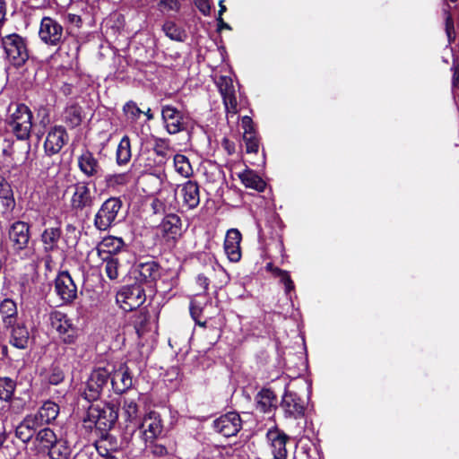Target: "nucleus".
<instances>
[{"label":"nucleus","mask_w":459,"mask_h":459,"mask_svg":"<svg viewBox=\"0 0 459 459\" xmlns=\"http://www.w3.org/2000/svg\"><path fill=\"white\" fill-rule=\"evenodd\" d=\"M5 125L18 140H28L32 127V112L22 103H11L4 119Z\"/></svg>","instance_id":"nucleus-1"},{"label":"nucleus","mask_w":459,"mask_h":459,"mask_svg":"<svg viewBox=\"0 0 459 459\" xmlns=\"http://www.w3.org/2000/svg\"><path fill=\"white\" fill-rule=\"evenodd\" d=\"M1 45L8 62L14 67H22L29 59V51L24 38L16 33L2 38Z\"/></svg>","instance_id":"nucleus-2"},{"label":"nucleus","mask_w":459,"mask_h":459,"mask_svg":"<svg viewBox=\"0 0 459 459\" xmlns=\"http://www.w3.org/2000/svg\"><path fill=\"white\" fill-rule=\"evenodd\" d=\"M110 378V371L105 368L94 369L88 377L82 396L88 402L97 401L107 386Z\"/></svg>","instance_id":"nucleus-3"},{"label":"nucleus","mask_w":459,"mask_h":459,"mask_svg":"<svg viewBox=\"0 0 459 459\" xmlns=\"http://www.w3.org/2000/svg\"><path fill=\"white\" fill-rule=\"evenodd\" d=\"M88 420L100 430L110 429L117 420L118 412L114 405L91 406L88 411Z\"/></svg>","instance_id":"nucleus-4"},{"label":"nucleus","mask_w":459,"mask_h":459,"mask_svg":"<svg viewBox=\"0 0 459 459\" xmlns=\"http://www.w3.org/2000/svg\"><path fill=\"white\" fill-rule=\"evenodd\" d=\"M122 207V201L117 197L106 200L94 218V225L100 230H107L116 221Z\"/></svg>","instance_id":"nucleus-5"},{"label":"nucleus","mask_w":459,"mask_h":459,"mask_svg":"<svg viewBox=\"0 0 459 459\" xmlns=\"http://www.w3.org/2000/svg\"><path fill=\"white\" fill-rule=\"evenodd\" d=\"M117 303L125 311H132L145 301V293L139 285L123 287L116 296Z\"/></svg>","instance_id":"nucleus-6"},{"label":"nucleus","mask_w":459,"mask_h":459,"mask_svg":"<svg viewBox=\"0 0 459 459\" xmlns=\"http://www.w3.org/2000/svg\"><path fill=\"white\" fill-rule=\"evenodd\" d=\"M72 196L70 205L73 211L79 212L91 209L94 204L95 196L89 185L85 182H77L71 186Z\"/></svg>","instance_id":"nucleus-7"},{"label":"nucleus","mask_w":459,"mask_h":459,"mask_svg":"<svg viewBox=\"0 0 459 459\" xmlns=\"http://www.w3.org/2000/svg\"><path fill=\"white\" fill-rule=\"evenodd\" d=\"M64 36L63 26L54 18L45 16L41 19L39 37L47 45L57 46Z\"/></svg>","instance_id":"nucleus-8"},{"label":"nucleus","mask_w":459,"mask_h":459,"mask_svg":"<svg viewBox=\"0 0 459 459\" xmlns=\"http://www.w3.org/2000/svg\"><path fill=\"white\" fill-rule=\"evenodd\" d=\"M161 117L167 132L175 134L187 128V122L184 114L171 105H165L161 108Z\"/></svg>","instance_id":"nucleus-9"},{"label":"nucleus","mask_w":459,"mask_h":459,"mask_svg":"<svg viewBox=\"0 0 459 459\" xmlns=\"http://www.w3.org/2000/svg\"><path fill=\"white\" fill-rule=\"evenodd\" d=\"M51 325L65 343L71 344L75 342L77 329L65 314L59 311L53 313L51 315Z\"/></svg>","instance_id":"nucleus-10"},{"label":"nucleus","mask_w":459,"mask_h":459,"mask_svg":"<svg viewBox=\"0 0 459 459\" xmlns=\"http://www.w3.org/2000/svg\"><path fill=\"white\" fill-rule=\"evenodd\" d=\"M214 429L224 437L237 435L242 428V420L238 412L230 411L213 421Z\"/></svg>","instance_id":"nucleus-11"},{"label":"nucleus","mask_w":459,"mask_h":459,"mask_svg":"<svg viewBox=\"0 0 459 459\" xmlns=\"http://www.w3.org/2000/svg\"><path fill=\"white\" fill-rule=\"evenodd\" d=\"M55 290L65 304L72 303L77 298V287L68 272H61L55 280Z\"/></svg>","instance_id":"nucleus-12"},{"label":"nucleus","mask_w":459,"mask_h":459,"mask_svg":"<svg viewBox=\"0 0 459 459\" xmlns=\"http://www.w3.org/2000/svg\"><path fill=\"white\" fill-rule=\"evenodd\" d=\"M8 237L16 252L25 250L30 238L29 224L22 221H14L9 227Z\"/></svg>","instance_id":"nucleus-13"},{"label":"nucleus","mask_w":459,"mask_h":459,"mask_svg":"<svg viewBox=\"0 0 459 459\" xmlns=\"http://www.w3.org/2000/svg\"><path fill=\"white\" fill-rule=\"evenodd\" d=\"M138 429H143L141 434L145 444L157 439L163 430L160 416L155 411H151L143 420H140Z\"/></svg>","instance_id":"nucleus-14"},{"label":"nucleus","mask_w":459,"mask_h":459,"mask_svg":"<svg viewBox=\"0 0 459 459\" xmlns=\"http://www.w3.org/2000/svg\"><path fill=\"white\" fill-rule=\"evenodd\" d=\"M69 136L65 129L61 126L52 127L46 137L44 143L45 152L48 156L58 153L68 142Z\"/></svg>","instance_id":"nucleus-15"},{"label":"nucleus","mask_w":459,"mask_h":459,"mask_svg":"<svg viewBox=\"0 0 459 459\" xmlns=\"http://www.w3.org/2000/svg\"><path fill=\"white\" fill-rule=\"evenodd\" d=\"M43 425L39 421L37 416L32 413L26 415L15 429V436L23 443L34 439L39 429Z\"/></svg>","instance_id":"nucleus-16"},{"label":"nucleus","mask_w":459,"mask_h":459,"mask_svg":"<svg viewBox=\"0 0 459 459\" xmlns=\"http://www.w3.org/2000/svg\"><path fill=\"white\" fill-rule=\"evenodd\" d=\"M109 379L112 388L117 394H123L133 385L132 371L125 363L119 365V367L113 371Z\"/></svg>","instance_id":"nucleus-17"},{"label":"nucleus","mask_w":459,"mask_h":459,"mask_svg":"<svg viewBox=\"0 0 459 459\" xmlns=\"http://www.w3.org/2000/svg\"><path fill=\"white\" fill-rule=\"evenodd\" d=\"M216 83L222 96L227 112L235 115L238 111V102L232 79L228 76H221Z\"/></svg>","instance_id":"nucleus-18"},{"label":"nucleus","mask_w":459,"mask_h":459,"mask_svg":"<svg viewBox=\"0 0 459 459\" xmlns=\"http://www.w3.org/2000/svg\"><path fill=\"white\" fill-rule=\"evenodd\" d=\"M281 407L285 415L293 419H299L305 414L304 401L293 392L286 391L281 401Z\"/></svg>","instance_id":"nucleus-19"},{"label":"nucleus","mask_w":459,"mask_h":459,"mask_svg":"<svg viewBox=\"0 0 459 459\" xmlns=\"http://www.w3.org/2000/svg\"><path fill=\"white\" fill-rule=\"evenodd\" d=\"M266 439L275 459H286V442L288 437L278 429H272L267 431Z\"/></svg>","instance_id":"nucleus-20"},{"label":"nucleus","mask_w":459,"mask_h":459,"mask_svg":"<svg viewBox=\"0 0 459 459\" xmlns=\"http://www.w3.org/2000/svg\"><path fill=\"white\" fill-rule=\"evenodd\" d=\"M122 417L127 422L126 429L135 431L140 424V410L136 399L124 397L122 402Z\"/></svg>","instance_id":"nucleus-21"},{"label":"nucleus","mask_w":459,"mask_h":459,"mask_svg":"<svg viewBox=\"0 0 459 459\" xmlns=\"http://www.w3.org/2000/svg\"><path fill=\"white\" fill-rule=\"evenodd\" d=\"M80 171L87 178L100 176L101 166L98 159L89 150H84L77 158Z\"/></svg>","instance_id":"nucleus-22"},{"label":"nucleus","mask_w":459,"mask_h":459,"mask_svg":"<svg viewBox=\"0 0 459 459\" xmlns=\"http://www.w3.org/2000/svg\"><path fill=\"white\" fill-rule=\"evenodd\" d=\"M179 196L182 198L183 205L192 210L200 204V190L196 182L188 180L178 186Z\"/></svg>","instance_id":"nucleus-23"},{"label":"nucleus","mask_w":459,"mask_h":459,"mask_svg":"<svg viewBox=\"0 0 459 459\" xmlns=\"http://www.w3.org/2000/svg\"><path fill=\"white\" fill-rule=\"evenodd\" d=\"M159 229L164 238L175 240L182 235V221L177 214H167L161 221Z\"/></svg>","instance_id":"nucleus-24"},{"label":"nucleus","mask_w":459,"mask_h":459,"mask_svg":"<svg viewBox=\"0 0 459 459\" xmlns=\"http://www.w3.org/2000/svg\"><path fill=\"white\" fill-rule=\"evenodd\" d=\"M242 236L238 229H230L227 231L224 249L228 258L231 262H238L241 258L240 242Z\"/></svg>","instance_id":"nucleus-25"},{"label":"nucleus","mask_w":459,"mask_h":459,"mask_svg":"<svg viewBox=\"0 0 459 459\" xmlns=\"http://www.w3.org/2000/svg\"><path fill=\"white\" fill-rule=\"evenodd\" d=\"M10 327H13L10 334V344L20 350L27 349L30 340L27 326L22 323L16 325L14 323Z\"/></svg>","instance_id":"nucleus-26"},{"label":"nucleus","mask_w":459,"mask_h":459,"mask_svg":"<svg viewBox=\"0 0 459 459\" xmlns=\"http://www.w3.org/2000/svg\"><path fill=\"white\" fill-rule=\"evenodd\" d=\"M37 416L39 421L43 425H48L56 419L59 414V405L55 402L48 400L43 403L37 412L32 413Z\"/></svg>","instance_id":"nucleus-27"},{"label":"nucleus","mask_w":459,"mask_h":459,"mask_svg":"<svg viewBox=\"0 0 459 459\" xmlns=\"http://www.w3.org/2000/svg\"><path fill=\"white\" fill-rule=\"evenodd\" d=\"M61 234L62 231L59 227H50L43 230L40 240L45 253H51L57 249Z\"/></svg>","instance_id":"nucleus-28"},{"label":"nucleus","mask_w":459,"mask_h":459,"mask_svg":"<svg viewBox=\"0 0 459 459\" xmlns=\"http://www.w3.org/2000/svg\"><path fill=\"white\" fill-rule=\"evenodd\" d=\"M0 315L3 319V323L6 327L13 325L17 319L18 310L16 303L11 299H4L0 303Z\"/></svg>","instance_id":"nucleus-29"},{"label":"nucleus","mask_w":459,"mask_h":459,"mask_svg":"<svg viewBox=\"0 0 459 459\" xmlns=\"http://www.w3.org/2000/svg\"><path fill=\"white\" fill-rule=\"evenodd\" d=\"M139 275L144 282H154L160 277V267L154 261L143 263L139 266Z\"/></svg>","instance_id":"nucleus-30"},{"label":"nucleus","mask_w":459,"mask_h":459,"mask_svg":"<svg viewBox=\"0 0 459 459\" xmlns=\"http://www.w3.org/2000/svg\"><path fill=\"white\" fill-rule=\"evenodd\" d=\"M50 459H69L72 448L67 440L58 438L48 449Z\"/></svg>","instance_id":"nucleus-31"},{"label":"nucleus","mask_w":459,"mask_h":459,"mask_svg":"<svg viewBox=\"0 0 459 459\" xmlns=\"http://www.w3.org/2000/svg\"><path fill=\"white\" fill-rule=\"evenodd\" d=\"M276 397L270 389H262L256 395V409L266 413L275 407Z\"/></svg>","instance_id":"nucleus-32"},{"label":"nucleus","mask_w":459,"mask_h":459,"mask_svg":"<svg viewBox=\"0 0 459 459\" xmlns=\"http://www.w3.org/2000/svg\"><path fill=\"white\" fill-rule=\"evenodd\" d=\"M16 387L15 382L10 377H0V400L10 403V409L13 410L14 403L18 399H13V395Z\"/></svg>","instance_id":"nucleus-33"},{"label":"nucleus","mask_w":459,"mask_h":459,"mask_svg":"<svg viewBox=\"0 0 459 459\" xmlns=\"http://www.w3.org/2000/svg\"><path fill=\"white\" fill-rule=\"evenodd\" d=\"M132 322L137 334L142 336L149 330L151 315L145 307L141 308L134 314Z\"/></svg>","instance_id":"nucleus-34"},{"label":"nucleus","mask_w":459,"mask_h":459,"mask_svg":"<svg viewBox=\"0 0 459 459\" xmlns=\"http://www.w3.org/2000/svg\"><path fill=\"white\" fill-rule=\"evenodd\" d=\"M57 439L56 433L50 428L43 426L39 429L34 443L44 449H48Z\"/></svg>","instance_id":"nucleus-35"},{"label":"nucleus","mask_w":459,"mask_h":459,"mask_svg":"<svg viewBox=\"0 0 459 459\" xmlns=\"http://www.w3.org/2000/svg\"><path fill=\"white\" fill-rule=\"evenodd\" d=\"M239 178L246 187L262 192L265 188V182L254 171L245 170L239 174Z\"/></svg>","instance_id":"nucleus-36"},{"label":"nucleus","mask_w":459,"mask_h":459,"mask_svg":"<svg viewBox=\"0 0 459 459\" xmlns=\"http://www.w3.org/2000/svg\"><path fill=\"white\" fill-rule=\"evenodd\" d=\"M125 243L121 238L117 237H107L104 238L100 245V253H106L107 255H111L112 253L116 254L119 252Z\"/></svg>","instance_id":"nucleus-37"},{"label":"nucleus","mask_w":459,"mask_h":459,"mask_svg":"<svg viewBox=\"0 0 459 459\" xmlns=\"http://www.w3.org/2000/svg\"><path fill=\"white\" fill-rule=\"evenodd\" d=\"M162 30L165 35L171 40L183 42L186 39V33L185 30L178 26L172 21H166L162 26Z\"/></svg>","instance_id":"nucleus-38"},{"label":"nucleus","mask_w":459,"mask_h":459,"mask_svg":"<svg viewBox=\"0 0 459 459\" xmlns=\"http://www.w3.org/2000/svg\"><path fill=\"white\" fill-rule=\"evenodd\" d=\"M82 120V108L78 105H71L67 107L64 112L65 123L74 128L78 126Z\"/></svg>","instance_id":"nucleus-39"},{"label":"nucleus","mask_w":459,"mask_h":459,"mask_svg":"<svg viewBox=\"0 0 459 459\" xmlns=\"http://www.w3.org/2000/svg\"><path fill=\"white\" fill-rule=\"evenodd\" d=\"M131 143L127 135H125L120 140L117 150V162L119 165H124L129 162L131 159Z\"/></svg>","instance_id":"nucleus-40"},{"label":"nucleus","mask_w":459,"mask_h":459,"mask_svg":"<svg viewBox=\"0 0 459 459\" xmlns=\"http://www.w3.org/2000/svg\"><path fill=\"white\" fill-rule=\"evenodd\" d=\"M175 170L183 178L193 175V169L188 158L183 154H176L173 159Z\"/></svg>","instance_id":"nucleus-41"},{"label":"nucleus","mask_w":459,"mask_h":459,"mask_svg":"<svg viewBox=\"0 0 459 459\" xmlns=\"http://www.w3.org/2000/svg\"><path fill=\"white\" fill-rule=\"evenodd\" d=\"M104 270L107 276L110 280H115L118 277L119 262L118 259L112 256L107 255L103 258Z\"/></svg>","instance_id":"nucleus-42"},{"label":"nucleus","mask_w":459,"mask_h":459,"mask_svg":"<svg viewBox=\"0 0 459 459\" xmlns=\"http://www.w3.org/2000/svg\"><path fill=\"white\" fill-rule=\"evenodd\" d=\"M65 378V374L63 369L58 365H51L49 368V370L47 372L45 376V379L50 384V385H58L61 382H63Z\"/></svg>","instance_id":"nucleus-43"},{"label":"nucleus","mask_w":459,"mask_h":459,"mask_svg":"<svg viewBox=\"0 0 459 459\" xmlns=\"http://www.w3.org/2000/svg\"><path fill=\"white\" fill-rule=\"evenodd\" d=\"M153 151L158 156L162 158L167 157L171 151L169 140L165 138H156L154 140Z\"/></svg>","instance_id":"nucleus-44"},{"label":"nucleus","mask_w":459,"mask_h":459,"mask_svg":"<svg viewBox=\"0 0 459 459\" xmlns=\"http://www.w3.org/2000/svg\"><path fill=\"white\" fill-rule=\"evenodd\" d=\"M123 111L126 117V119L130 122H135L143 113V111L137 107L134 101H128L123 108Z\"/></svg>","instance_id":"nucleus-45"},{"label":"nucleus","mask_w":459,"mask_h":459,"mask_svg":"<svg viewBox=\"0 0 459 459\" xmlns=\"http://www.w3.org/2000/svg\"><path fill=\"white\" fill-rule=\"evenodd\" d=\"M129 181V175L127 173L110 174L106 177V183L108 187H117L124 186Z\"/></svg>","instance_id":"nucleus-46"},{"label":"nucleus","mask_w":459,"mask_h":459,"mask_svg":"<svg viewBox=\"0 0 459 459\" xmlns=\"http://www.w3.org/2000/svg\"><path fill=\"white\" fill-rule=\"evenodd\" d=\"M243 140L246 144L247 152L256 153L259 149V142L256 138L255 133L243 134Z\"/></svg>","instance_id":"nucleus-47"},{"label":"nucleus","mask_w":459,"mask_h":459,"mask_svg":"<svg viewBox=\"0 0 459 459\" xmlns=\"http://www.w3.org/2000/svg\"><path fill=\"white\" fill-rule=\"evenodd\" d=\"M145 448L155 457H162L169 454L167 447L164 445L153 441H148L145 444Z\"/></svg>","instance_id":"nucleus-48"},{"label":"nucleus","mask_w":459,"mask_h":459,"mask_svg":"<svg viewBox=\"0 0 459 459\" xmlns=\"http://www.w3.org/2000/svg\"><path fill=\"white\" fill-rule=\"evenodd\" d=\"M276 273L280 281L284 285L285 293L289 295L295 288L294 283L290 276L289 272L284 270H276Z\"/></svg>","instance_id":"nucleus-49"},{"label":"nucleus","mask_w":459,"mask_h":459,"mask_svg":"<svg viewBox=\"0 0 459 459\" xmlns=\"http://www.w3.org/2000/svg\"><path fill=\"white\" fill-rule=\"evenodd\" d=\"M158 7L162 13L178 12L180 9V3L178 0H160Z\"/></svg>","instance_id":"nucleus-50"},{"label":"nucleus","mask_w":459,"mask_h":459,"mask_svg":"<svg viewBox=\"0 0 459 459\" xmlns=\"http://www.w3.org/2000/svg\"><path fill=\"white\" fill-rule=\"evenodd\" d=\"M446 32L448 38V41L451 42L455 39L454 21L451 16H447L446 19Z\"/></svg>","instance_id":"nucleus-51"},{"label":"nucleus","mask_w":459,"mask_h":459,"mask_svg":"<svg viewBox=\"0 0 459 459\" xmlns=\"http://www.w3.org/2000/svg\"><path fill=\"white\" fill-rule=\"evenodd\" d=\"M241 126L244 129V134L255 133L253 121H252L251 117H249L248 116H245L242 117Z\"/></svg>","instance_id":"nucleus-52"},{"label":"nucleus","mask_w":459,"mask_h":459,"mask_svg":"<svg viewBox=\"0 0 459 459\" xmlns=\"http://www.w3.org/2000/svg\"><path fill=\"white\" fill-rule=\"evenodd\" d=\"M195 5L204 15L210 13L211 6L208 0H196Z\"/></svg>","instance_id":"nucleus-53"},{"label":"nucleus","mask_w":459,"mask_h":459,"mask_svg":"<svg viewBox=\"0 0 459 459\" xmlns=\"http://www.w3.org/2000/svg\"><path fill=\"white\" fill-rule=\"evenodd\" d=\"M1 204L6 212H12L15 207V200L13 196H4V199H1Z\"/></svg>","instance_id":"nucleus-54"},{"label":"nucleus","mask_w":459,"mask_h":459,"mask_svg":"<svg viewBox=\"0 0 459 459\" xmlns=\"http://www.w3.org/2000/svg\"><path fill=\"white\" fill-rule=\"evenodd\" d=\"M6 21V3L4 0H0V30Z\"/></svg>","instance_id":"nucleus-55"},{"label":"nucleus","mask_w":459,"mask_h":459,"mask_svg":"<svg viewBox=\"0 0 459 459\" xmlns=\"http://www.w3.org/2000/svg\"><path fill=\"white\" fill-rule=\"evenodd\" d=\"M453 78H452V83L453 87L459 89V62L457 64H455L453 66Z\"/></svg>","instance_id":"nucleus-56"},{"label":"nucleus","mask_w":459,"mask_h":459,"mask_svg":"<svg viewBox=\"0 0 459 459\" xmlns=\"http://www.w3.org/2000/svg\"><path fill=\"white\" fill-rule=\"evenodd\" d=\"M66 21L71 23L74 24L75 26L79 27L82 23L81 16L74 14V13H68L66 15Z\"/></svg>","instance_id":"nucleus-57"},{"label":"nucleus","mask_w":459,"mask_h":459,"mask_svg":"<svg viewBox=\"0 0 459 459\" xmlns=\"http://www.w3.org/2000/svg\"><path fill=\"white\" fill-rule=\"evenodd\" d=\"M9 197L13 196V191L9 186H3L0 189V200L4 199V196Z\"/></svg>","instance_id":"nucleus-58"},{"label":"nucleus","mask_w":459,"mask_h":459,"mask_svg":"<svg viewBox=\"0 0 459 459\" xmlns=\"http://www.w3.org/2000/svg\"><path fill=\"white\" fill-rule=\"evenodd\" d=\"M197 281L199 282V284L204 289V290H207L208 288V279L204 276H202V275H199L198 278H197Z\"/></svg>","instance_id":"nucleus-59"},{"label":"nucleus","mask_w":459,"mask_h":459,"mask_svg":"<svg viewBox=\"0 0 459 459\" xmlns=\"http://www.w3.org/2000/svg\"><path fill=\"white\" fill-rule=\"evenodd\" d=\"M266 270L270 273H272V274L276 277L277 276V273H276V270H281L280 268L278 267H275L272 263H268L265 266Z\"/></svg>","instance_id":"nucleus-60"},{"label":"nucleus","mask_w":459,"mask_h":459,"mask_svg":"<svg viewBox=\"0 0 459 459\" xmlns=\"http://www.w3.org/2000/svg\"><path fill=\"white\" fill-rule=\"evenodd\" d=\"M219 5H220V10H219V17L217 20L219 22H222L221 15L223 14L224 12H226V6L223 4L222 0L220 1Z\"/></svg>","instance_id":"nucleus-61"},{"label":"nucleus","mask_w":459,"mask_h":459,"mask_svg":"<svg viewBox=\"0 0 459 459\" xmlns=\"http://www.w3.org/2000/svg\"><path fill=\"white\" fill-rule=\"evenodd\" d=\"M143 113L147 117L148 120H152L153 118V115H152V113L150 108H148V110L143 112Z\"/></svg>","instance_id":"nucleus-62"},{"label":"nucleus","mask_w":459,"mask_h":459,"mask_svg":"<svg viewBox=\"0 0 459 459\" xmlns=\"http://www.w3.org/2000/svg\"><path fill=\"white\" fill-rule=\"evenodd\" d=\"M218 24H219V28H225V29H230V27L229 26V24L225 23L223 21L222 22H218Z\"/></svg>","instance_id":"nucleus-63"},{"label":"nucleus","mask_w":459,"mask_h":459,"mask_svg":"<svg viewBox=\"0 0 459 459\" xmlns=\"http://www.w3.org/2000/svg\"><path fill=\"white\" fill-rule=\"evenodd\" d=\"M103 459H117L115 456H112V455H108V456H106L105 458Z\"/></svg>","instance_id":"nucleus-64"}]
</instances>
